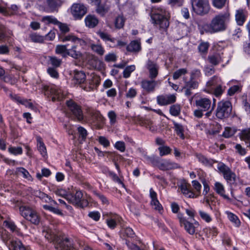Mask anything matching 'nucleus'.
I'll return each mask as SVG.
<instances>
[{"label":"nucleus","instance_id":"obj_56","mask_svg":"<svg viewBox=\"0 0 250 250\" xmlns=\"http://www.w3.org/2000/svg\"><path fill=\"white\" fill-rule=\"evenodd\" d=\"M97 34L105 42H108V40H111V35L106 33L100 31L97 32Z\"/></svg>","mask_w":250,"mask_h":250},{"label":"nucleus","instance_id":"obj_23","mask_svg":"<svg viewBox=\"0 0 250 250\" xmlns=\"http://www.w3.org/2000/svg\"><path fill=\"white\" fill-rule=\"evenodd\" d=\"M84 21L86 26L89 28H94L99 23L98 18L95 16L90 14L85 17Z\"/></svg>","mask_w":250,"mask_h":250},{"label":"nucleus","instance_id":"obj_49","mask_svg":"<svg viewBox=\"0 0 250 250\" xmlns=\"http://www.w3.org/2000/svg\"><path fill=\"white\" fill-rule=\"evenodd\" d=\"M50 64L55 67H58L62 63V60L58 59L56 57H49Z\"/></svg>","mask_w":250,"mask_h":250},{"label":"nucleus","instance_id":"obj_39","mask_svg":"<svg viewBox=\"0 0 250 250\" xmlns=\"http://www.w3.org/2000/svg\"><path fill=\"white\" fill-rule=\"evenodd\" d=\"M42 21L46 24L52 23L55 25H57L59 21L56 18L52 16H47L42 17Z\"/></svg>","mask_w":250,"mask_h":250},{"label":"nucleus","instance_id":"obj_7","mask_svg":"<svg viewBox=\"0 0 250 250\" xmlns=\"http://www.w3.org/2000/svg\"><path fill=\"white\" fill-rule=\"evenodd\" d=\"M86 114L85 120L88 123L99 125L104 122L105 119L99 111L88 107L86 109Z\"/></svg>","mask_w":250,"mask_h":250},{"label":"nucleus","instance_id":"obj_30","mask_svg":"<svg viewBox=\"0 0 250 250\" xmlns=\"http://www.w3.org/2000/svg\"><path fill=\"white\" fill-rule=\"evenodd\" d=\"M140 42L137 41L131 42L127 46L126 50L129 52H138L141 50Z\"/></svg>","mask_w":250,"mask_h":250},{"label":"nucleus","instance_id":"obj_8","mask_svg":"<svg viewBox=\"0 0 250 250\" xmlns=\"http://www.w3.org/2000/svg\"><path fill=\"white\" fill-rule=\"evenodd\" d=\"M44 95H50L53 102L61 101L64 98L65 94L59 87L56 85L44 86L43 88Z\"/></svg>","mask_w":250,"mask_h":250},{"label":"nucleus","instance_id":"obj_64","mask_svg":"<svg viewBox=\"0 0 250 250\" xmlns=\"http://www.w3.org/2000/svg\"><path fill=\"white\" fill-rule=\"evenodd\" d=\"M99 142L104 147H107L109 146L110 143L109 141L104 136H100L98 139Z\"/></svg>","mask_w":250,"mask_h":250},{"label":"nucleus","instance_id":"obj_19","mask_svg":"<svg viewBox=\"0 0 250 250\" xmlns=\"http://www.w3.org/2000/svg\"><path fill=\"white\" fill-rule=\"evenodd\" d=\"M44 3L46 11L49 12L57 11L62 4L61 0H44Z\"/></svg>","mask_w":250,"mask_h":250},{"label":"nucleus","instance_id":"obj_55","mask_svg":"<svg viewBox=\"0 0 250 250\" xmlns=\"http://www.w3.org/2000/svg\"><path fill=\"white\" fill-rule=\"evenodd\" d=\"M114 147L118 150L123 152L125 150V144L123 141H117L114 145Z\"/></svg>","mask_w":250,"mask_h":250},{"label":"nucleus","instance_id":"obj_29","mask_svg":"<svg viewBox=\"0 0 250 250\" xmlns=\"http://www.w3.org/2000/svg\"><path fill=\"white\" fill-rule=\"evenodd\" d=\"M67 53V56H69L75 59H79L82 56L81 52L77 50L76 44L73 45L71 48L68 49Z\"/></svg>","mask_w":250,"mask_h":250},{"label":"nucleus","instance_id":"obj_47","mask_svg":"<svg viewBox=\"0 0 250 250\" xmlns=\"http://www.w3.org/2000/svg\"><path fill=\"white\" fill-rule=\"evenodd\" d=\"M30 38L32 41L35 42H42L44 40V37L40 36L36 33L32 34L30 35Z\"/></svg>","mask_w":250,"mask_h":250},{"label":"nucleus","instance_id":"obj_18","mask_svg":"<svg viewBox=\"0 0 250 250\" xmlns=\"http://www.w3.org/2000/svg\"><path fill=\"white\" fill-rule=\"evenodd\" d=\"M157 104L160 105H166L174 103L176 97L174 94L161 95L156 98Z\"/></svg>","mask_w":250,"mask_h":250},{"label":"nucleus","instance_id":"obj_44","mask_svg":"<svg viewBox=\"0 0 250 250\" xmlns=\"http://www.w3.org/2000/svg\"><path fill=\"white\" fill-rule=\"evenodd\" d=\"M209 46V44L208 42H202L199 44L198 49L201 53L206 54Z\"/></svg>","mask_w":250,"mask_h":250},{"label":"nucleus","instance_id":"obj_28","mask_svg":"<svg viewBox=\"0 0 250 250\" xmlns=\"http://www.w3.org/2000/svg\"><path fill=\"white\" fill-rule=\"evenodd\" d=\"M246 12L242 9H239L236 11L235 14V19L237 23L239 25H242L244 23L246 18Z\"/></svg>","mask_w":250,"mask_h":250},{"label":"nucleus","instance_id":"obj_42","mask_svg":"<svg viewBox=\"0 0 250 250\" xmlns=\"http://www.w3.org/2000/svg\"><path fill=\"white\" fill-rule=\"evenodd\" d=\"M198 87V83L190 79L189 81L185 82V84L183 87V88H189L192 89H196Z\"/></svg>","mask_w":250,"mask_h":250},{"label":"nucleus","instance_id":"obj_25","mask_svg":"<svg viewBox=\"0 0 250 250\" xmlns=\"http://www.w3.org/2000/svg\"><path fill=\"white\" fill-rule=\"evenodd\" d=\"M121 218L117 214H114L106 220L108 227L111 229L116 228L117 223L121 221Z\"/></svg>","mask_w":250,"mask_h":250},{"label":"nucleus","instance_id":"obj_32","mask_svg":"<svg viewBox=\"0 0 250 250\" xmlns=\"http://www.w3.org/2000/svg\"><path fill=\"white\" fill-rule=\"evenodd\" d=\"M55 52L58 54L62 55L63 58L67 57L68 49L66 45H58L56 46Z\"/></svg>","mask_w":250,"mask_h":250},{"label":"nucleus","instance_id":"obj_26","mask_svg":"<svg viewBox=\"0 0 250 250\" xmlns=\"http://www.w3.org/2000/svg\"><path fill=\"white\" fill-rule=\"evenodd\" d=\"M86 75L85 73L82 71H75L73 77L74 83L76 84H81L85 81Z\"/></svg>","mask_w":250,"mask_h":250},{"label":"nucleus","instance_id":"obj_61","mask_svg":"<svg viewBox=\"0 0 250 250\" xmlns=\"http://www.w3.org/2000/svg\"><path fill=\"white\" fill-rule=\"evenodd\" d=\"M47 72L54 78H58L59 77V73L55 68L49 67L47 69Z\"/></svg>","mask_w":250,"mask_h":250},{"label":"nucleus","instance_id":"obj_17","mask_svg":"<svg viewBox=\"0 0 250 250\" xmlns=\"http://www.w3.org/2000/svg\"><path fill=\"white\" fill-rule=\"evenodd\" d=\"M55 247L57 250H74L72 243L67 238L58 240Z\"/></svg>","mask_w":250,"mask_h":250},{"label":"nucleus","instance_id":"obj_60","mask_svg":"<svg viewBox=\"0 0 250 250\" xmlns=\"http://www.w3.org/2000/svg\"><path fill=\"white\" fill-rule=\"evenodd\" d=\"M226 0H213V5L217 8H221L223 7L226 2Z\"/></svg>","mask_w":250,"mask_h":250},{"label":"nucleus","instance_id":"obj_9","mask_svg":"<svg viewBox=\"0 0 250 250\" xmlns=\"http://www.w3.org/2000/svg\"><path fill=\"white\" fill-rule=\"evenodd\" d=\"M177 217L179 220L181 226H184L185 229L189 234L193 235L195 232V229L199 226L198 222L195 221L194 223H191L188 221L182 213H179Z\"/></svg>","mask_w":250,"mask_h":250},{"label":"nucleus","instance_id":"obj_21","mask_svg":"<svg viewBox=\"0 0 250 250\" xmlns=\"http://www.w3.org/2000/svg\"><path fill=\"white\" fill-rule=\"evenodd\" d=\"M190 186L189 184L186 182H183L181 183L179 187V188L180 189L182 193L186 197L188 198L197 197V196H195V194L189 189Z\"/></svg>","mask_w":250,"mask_h":250},{"label":"nucleus","instance_id":"obj_35","mask_svg":"<svg viewBox=\"0 0 250 250\" xmlns=\"http://www.w3.org/2000/svg\"><path fill=\"white\" fill-rule=\"evenodd\" d=\"M174 128L176 134L182 139H184V127L183 125L173 121Z\"/></svg>","mask_w":250,"mask_h":250},{"label":"nucleus","instance_id":"obj_2","mask_svg":"<svg viewBox=\"0 0 250 250\" xmlns=\"http://www.w3.org/2000/svg\"><path fill=\"white\" fill-rule=\"evenodd\" d=\"M169 14L166 9L158 8L153 11L151 18L152 23L160 29H166L169 26Z\"/></svg>","mask_w":250,"mask_h":250},{"label":"nucleus","instance_id":"obj_41","mask_svg":"<svg viewBox=\"0 0 250 250\" xmlns=\"http://www.w3.org/2000/svg\"><path fill=\"white\" fill-rule=\"evenodd\" d=\"M181 107L178 104L171 105L169 108L170 114L174 116H177L180 114Z\"/></svg>","mask_w":250,"mask_h":250},{"label":"nucleus","instance_id":"obj_59","mask_svg":"<svg viewBox=\"0 0 250 250\" xmlns=\"http://www.w3.org/2000/svg\"><path fill=\"white\" fill-rule=\"evenodd\" d=\"M192 186L196 190L197 192L198 193V195L196 196H198L201 193V185L199 183V182L197 180H193L192 181Z\"/></svg>","mask_w":250,"mask_h":250},{"label":"nucleus","instance_id":"obj_14","mask_svg":"<svg viewBox=\"0 0 250 250\" xmlns=\"http://www.w3.org/2000/svg\"><path fill=\"white\" fill-rule=\"evenodd\" d=\"M83 194L82 191H77L75 194L69 193L66 195L65 198L70 203L79 207L82 206Z\"/></svg>","mask_w":250,"mask_h":250},{"label":"nucleus","instance_id":"obj_38","mask_svg":"<svg viewBox=\"0 0 250 250\" xmlns=\"http://www.w3.org/2000/svg\"><path fill=\"white\" fill-rule=\"evenodd\" d=\"M37 196L40 198L42 201L45 202L46 203H49L52 202L55 204H57L56 202L52 200L50 196H49L48 195L44 193V192L39 191L37 193Z\"/></svg>","mask_w":250,"mask_h":250},{"label":"nucleus","instance_id":"obj_51","mask_svg":"<svg viewBox=\"0 0 250 250\" xmlns=\"http://www.w3.org/2000/svg\"><path fill=\"white\" fill-rule=\"evenodd\" d=\"M241 85H236L230 87L228 91V94L229 96H232L238 91L241 90Z\"/></svg>","mask_w":250,"mask_h":250},{"label":"nucleus","instance_id":"obj_52","mask_svg":"<svg viewBox=\"0 0 250 250\" xmlns=\"http://www.w3.org/2000/svg\"><path fill=\"white\" fill-rule=\"evenodd\" d=\"M220 79L217 77L214 76L211 78V79L208 82L207 85L208 86H211L215 85H218L220 84Z\"/></svg>","mask_w":250,"mask_h":250},{"label":"nucleus","instance_id":"obj_37","mask_svg":"<svg viewBox=\"0 0 250 250\" xmlns=\"http://www.w3.org/2000/svg\"><path fill=\"white\" fill-rule=\"evenodd\" d=\"M121 233L125 237L133 238L135 236V233L133 229L129 227L123 229L121 231Z\"/></svg>","mask_w":250,"mask_h":250},{"label":"nucleus","instance_id":"obj_16","mask_svg":"<svg viewBox=\"0 0 250 250\" xmlns=\"http://www.w3.org/2000/svg\"><path fill=\"white\" fill-rule=\"evenodd\" d=\"M157 167L162 170H168L173 169L180 168L181 166L177 163L169 160H164L162 162H158Z\"/></svg>","mask_w":250,"mask_h":250},{"label":"nucleus","instance_id":"obj_24","mask_svg":"<svg viewBox=\"0 0 250 250\" xmlns=\"http://www.w3.org/2000/svg\"><path fill=\"white\" fill-rule=\"evenodd\" d=\"M214 189L217 194L223 197L224 199L229 201H231V199L229 197V196L225 194L224 187L221 183L218 182H215L214 184Z\"/></svg>","mask_w":250,"mask_h":250},{"label":"nucleus","instance_id":"obj_20","mask_svg":"<svg viewBox=\"0 0 250 250\" xmlns=\"http://www.w3.org/2000/svg\"><path fill=\"white\" fill-rule=\"evenodd\" d=\"M60 40L62 42L70 41L75 44H79L81 46H84L86 44V42L83 40L78 38L73 34L62 36Z\"/></svg>","mask_w":250,"mask_h":250},{"label":"nucleus","instance_id":"obj_1","mask_svg":"<svg viewBox=\"0 0 250 250\" xmlns=\"http://www.w3.org/2000/svg\"><path fill=\"white\" fill-rule=\"evenodd\" d=\"M229 19V14L228 13L216 15L207 26L208 28L207 31L210 33H214L225 30Z\"/></svg>","mask_w":250,"mask_h":250},{"label":"nucleus","instance_id":"obj_63","mask_svg":"<svg viewBox=\"0 0 250 250\" xmlns=\"http://www.w3.org/2000/svg\"><path fill=\"white\" fill-rule=\"evenodd\" d=\"M151 204L155 209L158 210L159 211L162 209V207L157 199L152 200L151 201Z\"/></svg>","mask_w":250,"mask_h":250},{"label":"nucleus","instance_id":"obj_33","mask_svg":"<svg viewBox=\"0 0 250 250\" xmlns=\"http://www.w3.org/2000/svg\"><path fill=\"white\" fill-rule=\"evenodd\" d=\"M109 9V7L106 5L101 4L97 2V5L96 9V12L101 15V16H104Z\"/></svg>","mask_w":250,"mask_h":250},{"label":"nucleus","instance_id":"obj_50","mask_svg":"<svg viewBox=\"0 0 250 250\" xmlns=\"http://www.w3.org/2000/svg\"><path fill=\"white\" fill-rule=\"evenodd\" d=\"M199 215L201 218L207 223H209L212 221L211 216L208 213L203 210L199 211Z\"/></svg>","mask_w":250,"mask_h":250},{"label":"nucleus","instance_id":"obj_22","mask_svg":"<svg viewBox=\"0 0 250 250\" xmlns=\"http://www.w3.org/2000/svg\"><path fill=\"white\" fill-rule=\"evenodd\" d=\"M100 79L97 76H93L88 82V86H85L83 88L86 91H90L96 88L99 85Z\"/></svg>","mask_w":250,"mask_h":250},{"label":"nucleus","instance_id":"obj_45","mask_svg":"<svg viewBox=\"0 0 250 250\" xmlns=\"http://www.w3.org/2000/svg\"><path fill=\"white\" fill-rule=\"evenodd\" d=\"M135 69V66L131 65L127 66L123 72V76L125 78H127L130 77L131 73Z\"/></svg>","mask_w":250,"mask_h":250},{"label":"nucleus","instance_id":"obj_12","mask_svg":"<svg viewBox=\"0 0 250 250\" xmlns=\"http://www.w3.org/2000/svg\"><path fill=\"white\" fill-rule=\"evenodd\" d=\"M195 104L198 108L205 112L211 108L214 110L215 107V103L212 104L211 100L207 98H200L196 100Z\"/></svg>","mask_w":250,"mask_h":250},{"label":"nucleus","instance_id":"obj_36","mask_svg":"<svg viewBox=\"0 0 250 250\" xmlns=\"http://www.w3.org/2000/svg\"><path fill=\"white\" fill-rule=\"evenodd\" d=\"M225 213L227 215L228 218L230 221L234 223L236 226L240 225V221L236 215L229 211H226Z\"/></svg>","mask_w":250,"mask_h":250},{"label":"nucleus","instance_id":"obj_48","mask_svg":"<svg viewBox=\"0 0 250 250\" xmlns=\"http://www.w3.org/2000/svg\"><path fill=\"white\" fill-rule=\"evenodd\" d=\"M160 152V155L163 156L170 153L171 151V148L167 146H162L158 148Z\"/></svg>","mask_w":250,"mask_h":250},{"label":"nucleus","instance_id":"obj_4","mask_svg":"<svg viewBox=\"0 0 250 250\" xmlns=\"http://www.w3.org/2000/svg\"><path fill=\"white\" fill-rule=\"evenodd\" d=\"M193 11L200 16L208 13L210 7L208 0H191Z\"/></svg>","mask_w":250,"mask_h":250},{"label":"nucleus","instance_id":"obj_54","mask_svg":"<svg viewBox=\"0 0 250 250\" xmlns=\"http://www.w3.org/2000/svg\"><path fill=\"white\" fill-rule=\"evenodd\" d=\"M38 149L43 156L46 155V147L43 143L41 140L38 141Z\"/></svg>","mask_w":250,"mask_h":250},{"label":"nucleus","instance_id":"obj_11","mask_svg":"<svg viewBox=\"0 0 250 250\" xmlns=\"http://www.w3.org/2000/svg\"><path fill=\"white\" fill-rule=\"evenodd\" d=\"M86 12V7L82 3H74L71 8V14L75 19H81Z\"/></svg>","mask_w":250,"mask_h":250},{"label":"nucleus","instance_id":"obj_57","mask_svg":"<svg viewBox=\"0 0 250 250\" xmlns=\"http://www.w3.org/2000/svg\"><path fill=\"white\" fill-rule=\"evenodd\" d=\"M57 25L58 26L62 33H66L69 31V28L66 24L62 23L59 21Z\"/></svg>","mask_w":250,"mask_h":250},{"label":"nucleus","instance_id":"obj_15","mask_svg":"<svg viewBox=\"0 0 250 250\" xmlns=\"http://www.w3.org/2000/svg\"><path fill=\"white\" fill-rule=\"evenodd\" d=\"M161 84L160 81H155L154 79L144 80L141 83L142 88L147 93L153 92L155 87Z\"/></svg>","mask_w":250,"mask_h":250},{"label":"nucleus","instance_id":"obj_6","mask_svg":"<svg viewBox=\"0 0 250 250\" xmlns=\"http://www.w3.org/2000/svg\"><path fill=\"white\" fill-rule=\"evenodd\" d=\"M20 212L26 220L34 224H38L40 222V217L37 211L27 206H21L20 208Z\"/></svg>","mask_w":250,"mask_h":250},{"label":"nucleus","instance_id":"obj_34","mask_svg":"<svg viewBox=\"0 0 250 250\" xmlns=\"http://www.w3.org/2000/svg\"><path fill=\"white\" fill-rule=\"evenodd\" d=\"M17 173L19 175H21L22 176L28 180V181H32V178L28 171L23 167H18L17 168Z\"/></svg>","mask_w":250,"mask_h":250},{"label":"nucleus","instance_id":"obj_13","mask_svg":"<svg viewBox=\"0 0 250 250\" xmlns=\"http://www.w3.org/2000/svg\"><path fill=\"white\" fill-rule=\"evenodd\" d=\"M146 67L148 72V77L150 79H155L158 76L159 66L157 62L151 60H148Z\"/></svg>","mask_w":250,"mask_h":250},{"label":"nucleus","instance_id":"obj_10","mask_svg":"<svg viewBox=\"0 0 250 250\" xmlns=\"http://www.w3.org/2000/svg\"><path fill=\"white\" fill-rule=\"evenodd\" d=\"M219 170L222 173L224 179L228 183L232 184L236 181V175L231 170L223 163H220L217 167Z\"/></svg>","mask_w":250,"mask_h":250},{"label":"nucleus","instance_id":"obj_46","mask_svg":"<svg viewBox=\"0 0 250 250\" xmlns=\"http://www.w3.org/2000/svg\"><path fill=\"white\" fill-rule=\"evenodd\" d=\"M188 73L186 68H181L176 71L173 74V78L174 80L179 79L181 76L185 75Z\"/></svg>","mask_w":250,"mask_h":250},{"label":"nucleus","instance_id":"obj_58","mask_svg":"<svg viewBox=\"0 0 250 250\" xmlns=\"http://www.w3.org/2000/svg\"><path fill=\"white\" fill-rule=\"evenodd\" d=\"M9 152L14 155L21 154L22 153V149L21 147H10L8 148Z\"/></svg>","mask_w":250,"mask_h":250},{"label":"nucleus","instance_id":"obj_43","mask_svg":"<svg viewBox=\"0 0 250 250\" xmlns=\"http://www.w3.org/2000/svg\"><path fill=\"white\" fill-rule=\"evenodd\" d=\"M4 224L5 227L9 229L12 231L15 232L18 235H20V232L17 226L13 222L5 221Z\"/></svg>","mask_w":250,"mask_h":250},{"label":"nucleus","instance_id":"obj_27","mask_svg":"<svg viewBox=\"0 0 250 250\" xmlns=\"http://www.w3.org/2000/svg\"><path fill=\"white\" fill-rule=\"evenodd\" d=\"M208 61L214 66L218 65L223 61L221 55L219 53L209 55L208 57Z\"/></svg>","mask_w":250,"mask_h":250},{"label":"nucleus","instance_id":"obj_31","mask_svg":"<svg viewBox=\"0 0 250 250\" xmlns=\"http://www.w3.org/2000/svg\"><path fill=\"white\" fill-rule=\"evenodd\" d=\"M92 50L99 55L103 56L104 53V49L101 44H91L90 45Z\"/></svg>","mask_w":250,"mask_h":250},{"label":"nucleus","instance_id":"obj_40","mask_svg":"<svg viewBox=\"0 0 250 250\" xmlns=\"http://www.w3.org/2000/svg\"><path fill=\"white\" fill-rule=\"evenodd\" d=\"M125 19L122 15H119L116 17L115 21V26L117 29H121L124 26Z\"/></svg>","mask_w":250,"mask_h":250},{"label":"nucleus","instance_id":"obj_5","mask_svg":"<svg viewBox=\"0 0 250 250\" xmlns=\"http://www.w3.org/2000/svg\"><path fill=\"white\" fill-rule=\"evenodd\" d=\"M232 110L231 103L228 101H222L217 104L216 110V117L220 119L227 118L230 115Z\"/></svg>","mask_w":250,"mask_h":250},{"label":"nucleus","instance_id":"obj_3","mask_svg":"<svg viewBox=\"0 0 250 250\" xmlns=\"http://www.w3.org/2000/svg\"><path fill=\"white\" fill-rule=\"evenodd\" d=\"M66 104L70 116L78 122H82L84 117L81 106L73 100L66 101Z\"/></svg>","mask_w":250,"mask_h":250},{"label":"nucleus","instance_id":"obj_62","mask_svg":"<svg viewBox=\"0 0 250 250\" xmlns=\"http://www.w3.org/2000/svg\"><path fill=\"white\" fill-rule=\"evenodd\" d=\"M78 131L82 139H85L87 134L86 130L82 126H79L78 127Z\"/></svg>","mask_w":250,"mask_h":250},{"label":"nucleus","instance_id":"obj_53","mask_svg":"<svg viewBox=\"0 0 250 250\" xmlns=\"http://www.w3.org/2000/svg\"><path fill=\"white\" fill-rule=\"evenodd\" d=\"M108 117L110 120V124L114 125L117 122V115L114 111H110L107 114Z\"/></svg>","mask_w":250,"mask_h":250}]
</instances>
